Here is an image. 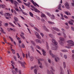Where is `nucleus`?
Listing matches in <instances>:
<instances>
[{"instance_id":"393cba45","label":"nucleus","mask_w":74,"mask_h":74,"mask_svg":"<svg viewBox=\"0 0 74 74\" xmlns=\"http://www.w3.org/2000/svg\"><path fill=\"white\" fill-rule=\"evenodd\" d=\"M62 52H68V51L66 50H62Z\"/></svg>"},{"instance_id":"3c124183","label":"nucleus","mask_w":74,"mask_h":74,"mask_svg":"<svg viewBox=\"0 0 74 74\" xmlns=\"http://www.w3.org/2000/svg\"><path fill=\"white\" fill-rule=\"evenodd\" d=\"M14 59L16 61L17 60H16V56H14Z\"/></svg>"},{"instance_id":"4d7b16f0","label":"nucleus","mask_w":74,"mask_h":74,"mask_svg":"<svg viewBox=\"0 0 74 74\" xmlns=\"http://www.w3.org/2000/svg\"><path fill=\"white\" fill-rule=\"evenodd\" d=\"M36 51H37V52H38V53H40V54L41 55V53H40V51H38V50L36 49Z\"/></svg>"},{"instance_id":"a19ab883","label":"nucleus","mask_w":74,"mask_h":74,"mask_svg":"<svg viewBox=\"0 0 74 74\" xmlns=\"http://www.w3.org/2000/svg\"><path fill=\"white\" fill-rule=\"evenodd\" d=\"M22 12L23 13V14H24V15H27V13L25 12H23V11H22Z\"/></svg>"},{"instance_id":"774afa93","label":"nucleus","mask_w":74,"mask_h":74,"mask_svg":"<svg viewBox=\"0 0 74 74\" xmlns=\"http://www.w3.org/2000/svg\"><path fill=\"white\" fill-rule=\"evenodd\" d=\"M72 59H74V54L72 55Z\"/></svg>"},{"instance_id":"2f4dec72","label":"nucleus","mask_w":74,"mask_h":74,"mask_svg":"<svg viewBox=\"0 0 74 74\" xmlns=\"http://www.w3.org/2000/svg\"><path fill=\"white\" fill-rule=\"evenodd\" d=\"M34 59V58H33V57H30V59L31 61H32Z\"/></svg>"},{"instance_id":"09e8293b","label":"nucleus","mask_w":74,"mask_h":74,"mask_svg":"<svg viewBox=\"0 0 74 74\" xmlns=\"http://www.w3.org/2000/svg\"><path fill=\"white\" fill-rule=\"evenodd\" d=\"M39 67L41 69H42L43 68V67L42 65H39Z\"/></svg>"},{"instance_id":"c756f323","label":"nucleus","mask_w":74,"mask_h":74,"mask_svg":"<svg viewBox=\"0 0 74 74\" xmlns=\"http://www.w3.org/2000/svg\"><path fill=\"white\" fill-rule=\"evenodd\" d=\"M51 55L52 56V58H55V56L53 54V53H50Z\"/></svg>"},{"instance_id":"9b49d317","label":"nucleus","mask_w":74,"mask_h":74,"mask_svg":"<svg viewBox=\"0 0 74 74\" xmlns=\"http://www.w3.org/2000/svg\"><path fill=\"white\" fill-rule=\"evenodd\" d=\"M62 7V5L60 4L58 6V9L62 11V9H61V7Z\"/></svg>"},{"instance_id":"9d476101","label":"nucleus","mask_w":74,"mask_h":74,"mask_svg":"<svg viewBox=\"0 0 74 74\" xmlns=\"http://www.w3.org/2000/svg\"><path fill=\"white\" fill-rule=\"evenodd\" d=\"M41 50L43 52L42 54L43 56H45L46 55V52H45V51L43 49H42Z\"/></svg>"},{"instance_id":"72a5a7b5","label":"nucleus","mask_w":74,"mask_h":74,"mask_svg":"<svg viewBox=\"0 0 74 74\" xmlns=\"http://www.w3.org/2000/svg\"><path fill=\"white\" fill-rule=\"evenodd\" d=\"M66 46L65 47V48H68V49H70V48H71V47H70V46Z\"/></svg>"},{"instance_id":"69168bd1","label":"nucleus","mask_w":74,"mask_h":74,"mask_svg":"<svg viewBox=\"0 0 74 74\" xmlns=\"http://www.w3.org/2000/svg\"><path fill=\"white\" fill-rule=\"evenodd\" d=\"M47 49H49V46H48V45H47Z\"/></svg>"},{"instance_id":"4c0bfd02","label":"nucleus","mask_w":74,"mask_h":74,"mask_svg":"<svg viewBox=\"0 0 74 74\" xmlns=\"http://www.w3.org/2000/svg\"><path fill=\"white\" fill-rule=\"evenodd\" d=\"M23 3L25 5H26V6H28V7H29V5H28V4H27L25 2H23Z\"/></svg>"},{"instance_id":"c85d7f7f","label":"nucleus","mask_w":74,"mask_h":74,"mask_svg":"<svg viewBox=\"0 0 74 74\" xmlns=\"http://www.w3.org/2000/svg\"><path fill=\"white\" fill-rule=\"evenodd\" d=\"M0 6L2 7V8H4V7H5V5H0Z\"/></svg>"},{"instance_id":"1a4fd4ad","label":"nucleus","mask_w":74,"mask_h":74,"mask_svg":"<svg viewBox=\"0 0 74 74\" xmlns=\"http://www.w3.org/2000/svg\"><path fill=\"white\" fill-rule=\"evenodd\" d=\"M35 41L36 42H37L38 43H39L40 44H41V43L42 42L41 41H40V40L38 39H35Z\"/></svg>"},{"instance_id":"aec40b11","label":"nucleus","mask_w":74,"mask_h":74,"mask_svg":"<svg viewBox=\"0 0 74 74\" xmlns=\"http://www.w3.org/2000/svg\"><path fill=\"white\" fill-rule=\"evenodd\" d=\"M14 20L15 21H18V18H17L16 17H14Z\"/></svg>"},{"instance_id":"58836bf2","label":"nucleus","mask_w":74,"mask_h":74,"mask_svg":"<svg viewBox=\"0 0 74 74\" xmlns=\"http://www.w3.org/2000/svg\"><path fill=\"white\" fill-rule=\"evenodd\" d=\"M52 19H54L55 18V16L53 14H52V17H51Z\"/></svg>"},{"instance_id":"338daca9","label":"nucleus","mask_w":74,"mask_h":74,"mask_svg":"<svg viewBox=\"0 0 74 74\" xmlns=\"http://www.w3.org/2000/svg\"><path fill=\"white\" fill-rule=\"evenodd\" d=\"M71 29L73 31H74V28L73 27H71Z\"/></svg>"},{"instance_id":"0eeeda50","label":"nucleus","mask_w":74,"mask_h":74,"mask_svg":"<svg viewBox=\"0 0 74 74\" xmlns=\"http://www.w3.org/2000/svg\"><path fill=\"white\" fill-rule=\"evenodd\" d=\"M52 42H53V44L55 45H57V44H58V42L56 41V40L55 39H52Z\"/></svg>"},{"instance_id":"bf43d9fd","label":"nucleus","mask_w":74,"mask_h":74,"mask_svg":"<svg viewBox=\"0 0 74 74\" xmlns=\"http://www.w3.org/2000/svg\"><path fill=\"white\" fill-rule=\"evenodd\" d=\"M41 21H42V22H44L45 21V20H44V19L43 18H42L41 19Z\"/></svg>"},{"instance_id":"e433bc0d","label":"nucleus","mask_w":74,"mask_h":74,"mask_svg":"<svg viewBox=\"0 0 74 74\" xmlns=\"http://www.w3.org/2000/svg\"><path fill=\"white\" fill-rule=\"evenodd\" d=\"M36 47H37V48H38V49H41V47H40V46H36Z\"/></svg>"},{"instance_id":"ea45409f","label":"nucleus","mask_w":74,"mask_h":74,"mask_svg":"<svg viewBox=\"0 0 74 74\" xmlns=\"http://www.w3.org/2000/svg\"><path fill=\"white\" fill-rule=\"evenodd\" d=\"M25 45H24V44H23L22 45V48H25Z\"/></svg>"},{"instance_id":"f03ea898","label":"nucleus","mask_w":74,"mask_h":74,"mask_svg":"<svg viewBox=\"0 0 74 74\" xmlns=\"http://www.w3.org/2000/svg\"><path fill=\"white\" fill-rule=\"evenodd\" d=\"M31 7L34 9V11L36 12H38L39 13L40 12V11L38 10L37 8H36L34 6L31 5Z\"/></svg>"},{"instance_id":"13d9d810","label":"nucleus","mask_w":74,"mask_h":74,"mask_svg":"<svg viewBox=\"0 0 74 74\" xmlns=\"http://www.w3.org/2000/svg\"><path fill=\"white\" fill-rule=\"evenodd\" d=\"M8 25V23H6L5 25V26H6V27H7Z\"/></svg>"},{"instance_id":"0e129e2a","label":"nucleus","mask_w":74,"mask_h":74,"mask_svg":"<svg viewBox=\"0 0 74 74\" xmlns=\"http://www.w3.org/2000/svg\"><path fill=\"white\" fill-rule=\"evenodd\" d=\"M39 60H40V61H44V59H41V58H40Z\"/></svg>"},{"instance_id":"e2e57ef3","label":"nucleus","mask_w":74,"mask_h":74,"mask_svg":"<svg viewBox=\"0 0 74 74\" xmlns=\"http://www.w3.org/2000/svg\"><path fill=\"white\" fill-rule=\"evenodd\" d=\"M18 73L19 74H22V73H21V70H19L18 71Z\"/></svg>"},{"instance_id":"f8f14e48","label":"nucleus","mask_w":74,"mask_h":74,"mask_svg":"<svg viewBox=\"0 0 74 74\" xmlns=\"http://www.w3.org/2000/svg\"><path fill=\"white\" fill-rule=\"evenodd\" d=\"M58 42L59 44L61 45H63L64 44H63V42L60 41V40H58Z\"/></svg>"},{"instance_id":"680f3d73","label":"nucleus","mask_w":74,"mask_h":74,"mask_svg":"<svg viewBox=\"0 0 74 74\" xmlns=\"http://www.w3.org/2000/svg\"><path fill=\"white\" fill-rule=\"evenodd\" d=\"M17 23V25H18V26H19V27H21V25H20V24H19V23Z\"/></svg>"},{"instance_id":"ddd939ff","label":"nucleus","mask_w":74,"mask_h":74,"mask_svg":"<svg viewBox=\"0 0 74 74\" xmlns=\"http://www.w3.org/2000/svg\"><path fill=\"white\" fill-rule=\"evenodd\" d=\"M48 22L49 23V24H51V25H54V24H55V23L53 22H51L49 21H48Z\"/></svg>"},{"instance_id":"5fc2aeb1","label":"nucleus","mask_w":74,"mask_h":74,"mask_svg":"<svg viewBox=\"0 0 74 74\" xmlns=\"http://www.w3.org/2000/svg\"><path fill=\"white\" fill-rule=\"evenodd\" d=\"M73 3H72L71 4L72 6H73V7H74V1H73Z\"/></svg>"},{"instance_id":"4468645a","label":"nucleus","mask_w":74,"mask_h":74,"mask_svg":"<svg viewBox=\"0 0 74 74\" xmlns=\"http://www.w3.org/2000/svg\"><path fill=\"white\" fill-rule=\"evenodd\" d=\"M60 41H63L64 40V39L63 38L60 37Z\"/></svg>"},{"instance_id":"a211bd4d","label":"nucleus","mask_w":74,"mask_h":74,"mask_svg":"<svg viewBox=\"0 0 74 74\" xmlns=\"http://www.w3.org/2000/svg\"><path fill=\"white\" fill-rule=\"evenodd\" d=\"M34 28L35 29V30L36 31L38 32H40V31L39 30H38V29H37V28L36 27H34Z\"/></svg>"},{"instance_id":"864d4df0","label":"nucleus","mask_w":74,"mask_h":74,"mask_svg":"<svg viewBox=\"0 0 74 74\" xmlns=\"http://www.w3.org/2000/svg\"><path fill=\"white\" fill-rule=\"evenodd\" d=\"M30 26H31L32 27H34V25L32 23L30 24Z\"/></svg>"},{"instance_id":"5701e85b","label":"nucleus","mask_w":74,"mask_h":74,"mask_svg":"<svg viewBox=\"0 0 74 74\" xmlns=\"http://www.w3.org/2000/svg\"><path fill=\"white\" fill-rule=\"evenodd\" d=\"M63 64L64 66V69H65L66 68V63L65 62H64L63 63Z\"/></svg>"},{"instance_id":"f257e3e1","label":"nucleus","mask_w":74,"mask_h":74,"mask_svg":"<svg viewBox=\"0 0 74 74\" xmlns=\"http://www.w3.org/2000/svg\"><path fill=\"white\" fill-rule=\"evenodd\" d=\"M67 42L68 43L67 45L68 46H73V43H74V42L72 40H69L67 41Z\"/></svg>"},{"instance_id":"37998d69","label":"nucleus","mask_w":74,"mask_h":74,"mask_svg":"<svg viewBox=\"0 0 74 74\" xmlns=\"http://www.w3.org/2000/svg\"><path fill=\"white\" fill-rule=\"evenodd\" d=\"M55 30H56V31H57L58 32L60 31V30L59 29H58L57 28H56V29H55Z\"/></svg>"},{"instance_id":"6ab92c4d","label":"nucleus","mask_w":74,"mask_h":74,"mask_svg":"<svg viewBox=\"0 0 74 74\" xmlns=\"http://www.w3.org/2000/svg\"><path fill=\"white\" fill-rule=\"evenodd\" d=\"M29 14L32 17H33V14H32V12H29Z\"/></svg>"},{"instance_id":"bb28decb","label":"nucleus","mask_w":74,"mask_h":74,"mask_svg":"<svg viewBox=\"0 0 74 74\" xmlns=\"http://www.w3.org/2000/svg\"><path fill=\"white\" fill-rule=\"evenodd\" d=\"M9 38H10V40H11V41L13 42V39H12V38H11V37L10 36H9Z\"/></svg>"},{"instance_id":"7c9ffc66","label":"nucleus","mask_w":74,"mask_h":74,"mask_svg":"<svg viewBox=\"0 0 74 74\" xmlns=\"http://www.w3.org/2000/svg\"><path fill=\"white\" fill-rule=\"evenodd\" d=\"M0 31L1 32H2L4 34H5V32H4V30L3 29H2V30H0Z\"/></svg>"},{"instance_id":"f704fd0d","label":"nucleus","mask_w":74,"mask_h":74,"mask_svg":"<svg viewBox=\"0 0 74 74\" xmlns=\"http://www.w3.org/2000/svg\"><path fill=\"white\" fill-rule=\"evenodd\" d=\"M34 73H35V74H37V69H35L34 70Z\"/></svg>"},{"instance_id":"20e7f679","label":"nucleus","mask_w":74,"mask_h":74,"mask_svg":"<svg viewBox=\"0 0 74 74\" xmlns=\"http://www.w3.org/2000/svg\"><path fill=\"white\" fill-rule=\"evenodd\" d=\"M18 62L20 63V64H21V66H22L24 68H25V62H22L21 61H18Z\"/></svg>"},{"instance_id":"49530a36","label":"nucleus","mask_w":74,"mask_h":74,"mask_svg":"<svg viewBox=\"0 0 74 74\" xmlns=\"http://www.w3.org/2000/svg\"><path fill=\"white\" fill-rule=\"evenodd\" d=\"M31 42L32 44H33V45H34V44H35V43H34V42L33 41H31Z\"/></svg>"},{"instance_id":"423d86ee","label":"nucleus","mask_w":74,"mask_h":74,"mask_svg":"<svg viewBox=\"0 0 74 74\" xmlns=\"http://www.w3.org/2000/svg\"><path fill=\"white\" fill-rule=\"evenodd\" d=\"M13 2L14 3V4L15 5V6L16 7V8H17L18 7V6H17V4H18V2L15 1H13Z\"/></svg>"},{"instance_id":"603ef678","label":"nucleus","mask_w":74,"mask_h":74,"mask_svg":"<svg viewBox=\"0 0 74 74\" xmlns=\"http://www.w3.org/2000/svg\"><path fill=\"white\" fill-rule=\"evenodd\" d=\"M64 58H65V59H66L67 58V56H66V55H65L64 56Z\"/></svg>"},{"instance_id":"b1692460","label":"nucleus","mask_w":74,"mask_h":74,"mask_svg":"<svg viewBox=\"0 0 74 74\" xmlns=\"http://www.w3.org/2000/svg\"><path fill=\"white\" fill-rule=\"evenodd\" d=\"M20 36L21 37L23 38V39H24V40H25V37H24V36H22V35L21 34Z\"/></svg>"},{"instance_id":"2eb2a0df","label":"nucleus","mask_w":74,"mask_h":74,"mask_svg":"<svg viewBox=\"0 0 74 74\" xmlns=\"http://www.w3.org/2000/svg\"><path fill=\"white\" fill-rule=\"evenodd\" d=\"M55 60L56 62H58L59 60V59L58 57H56L55 58Z\"/></svg>"},{"instance_id":"cd10ccee","label":"nucleus","mask_w":74,"mask_h":74,"mask_svg":"<svg viewBox=\"0 0 74 74\" xmlns=\"http://www.w3.org/2000/svg\"><path fill=\"white\" fill-rule=\"evenodd\" d=\"M45 15L44 14H42L41 15V17L42 18H44V17H45Z\"/></svg>"},{"instance_id":"7ed1b4c3","label":"nucleus","mask_w":74,"mask_h":74,"mask_svg":"<svg viewBox=\"0 0 74 74\" xmlns=\"http://www.w3.org/2000/svg\"><path fill=\"white\" fill-rule=\"evenodd\" d=\"M65 7L67 9H69L70 8V6H69V3L67 2H66L64 4Z\"/></svg>"},{"instance_id":"c9c22d12","label":"nucleus","mask_w":74,"mask_h":74,"mask_svg":"<svg viewBox=\"0 0 74 74\" xmlns=\"http://www.w3.org/2000/svg\"><path fill=\"white\" fill-rule=\"evenodd\" d=\"M15 71L17 72V73H18V68H16L15 69Z\"/></svg>"},{"instance_id":"c03bdc74","label":"nucleus","mask_w":74,"mask_h":74,"mask_svg":"<svg viewBox=\"0 0 74 74\" xmlns=\"http://www.w3.org/2000/svg\"><path fill=\"white\" fill-rule=\"evenodd\" d=\"M17 1L19 3H22V2L21 0H17Z\"/></svg>"},{"instance_id":"6e6d98bb","label":"nucleus","mask_w":74,"mask_h":74,"mask_svg":"<svg viewBox=\"0 0 74 74\" xmlns=\"http://www.w3.org/2000/svg\"><path fill=\"white\" fill-rule=\"evenodd\" d=\"M65 13V14H66L67 15H69V13H68V12H67L66 11Z\"/></svg>"},{"instance_id":"a878e982","label":"nucleus","mask_w":74,"mask_h":74,"mask_svg":"<svg viewBox=\"0 0 74 74\" xmlns=\"http://www.w3.org/2000/svg\"><path fill=\"white\" fill-rule=\"evenodd\" d=\"M12 53L13 54H15V51L13 49H12Z\"/></svg>"},{"instance_id":"6e6552de","label":"nucleus","mask_w":74,"mask_h":74,"mask_svg":"<svg viewBox=\"0 0 74 74\" xmlns=\"http://www.w3.org/2000/svg\"><path fill=\"white\" fill-rule=\"evenodd\" d=\"M35 35H36L38 38V39H40V36L38 33L36 32L35 34Z\"/></svg>"},{"instance_id":"8fccbe9b","label":"nucleus","mask_w":74,"mask_h":74,"mask_svg":"<svg viewBox=\"0 0 74 74\" xmlns=\"http://www.w3.org/2000/svg\"><path fill=\"white\" fill-rule=\"evenodd\" d=\"M40 35H41V36H42V37H44V34H42V33L41 32L40 33Z\"/></svg>"},{"instance_id":"412c9836","label":"nucleus","mask_w":74,"mask_h":74,"mask_svg":"<svg viewBox=\"0 0 74 74\" xmlns=\"http://www.w3.org/2000/svg\"><path fill=\"white\" fill-rule=\"evenodd\" d=\"M12 73H13V74H17L16 73V72H15V71H14V70H12Z\"/></svg>"},{"instance_id":"a18cd8bd","label":"nucleus","mask_w":74,"mask_h":74,"mask_svg":"<svg viewBox=\"0 0 74 74\" xmlns=\"http://www.w3.org/2000/svg\"><path fill=\"white\" fill-rule=\"evenodd\" d=\"M64 17H65V18H66V19H68V17H67V16H66V15H64Z\"/></svg>"},{"instance_id":"052dcab7","label":"nucleus","mask_w":74,"mask_h":74,"mask_svg":"<svg viewBox=\"0 0 74 74\" xmlns=\"http://www.w3.org/2000/svg\"><path fill=\"white\" fill-rule=\"evenodd\" d=\"M10 1L12 4H13V3H14V1H13V0H10Z\"/></svg>"},{"instance_id":"473e14b6","label":"nucleus","mask_w":74,"mask_h":74,"mask_svg":"<svg viewBox=\"0 0 74 74\" xmlns=\"http://www.w3.org/2000/svg\"><path fill=\"white\" fill-rule=\"evenodd\" d=\"M9 23L10 25H11V26H13V27H14L15 26L14 25L12 24V23Z\"/></svg>"},{"instance_id":"dca6fc26","label":"nucleus","mask_w":74,"mask_h":74,"mask_svg":"<svg viewBox=\"0 0 74 74\" xmlns=\"http://www.w3.org/2000/svg\"><path fill=\"white\" fill-rule=\"evenodd\" d=\"M38 61V63L40 65L42 66V63L41 62H40V60L39 59H37Z\"/></svg>"},{"instance_id":"f3484780","label":"nucleus","mask_w":74,"mask_h":74,"mask_svg":"<svg viewBox=\"0 0 74 74\" xmlns=\"http://www.w3.org/2000/svg\"><path fill=\"white\" fill-rule=\"evenodd\" d=\"M69 24H70L71 25H73V23H72V21H69Z\"/></svg>"},{"instance_id":"4be33fe9","label":"nucleus","mask_w":74,"mask_h":74,"mask_svg":"<svg viewBox=\"0 0 74 74\" xmlns=\"http://www.w3.org/2000/svg\"><path fill=\"white\" fill-rule=\"evenodd\" d=\"M30 47L32 48V51L33 52H34V47H33L32 46H31Z\"/></svg>"},{"instance_id":"39448f33","label":"nucleus","mask_w":74,"mask_h":74,"mask_svg":"<svg viewBox=\"0 0 74 74\" xmlns=\"http://www.w3.org/2000/svg\"><path fill=\"white\" fill-rule=\"evenodd\" d=\"M51 49L52 50H54L55 51H57L58 50V49L54 45H53V47H51Z\"/></svg>"},{"instance_id":"de8ad7c7","label":"nucleus","mask_w":74,"mask_h":74,"mask_svg":"<svg viewBox=\"0 0 74 74\" xmlns=\"http://www.w3.org/2000/svg\"><path fill=\"white\" fill-rule=\"evenodd\" d=\"M17 55L18 56V58H20V56H19V53H17Z\"/></svg>"},{"instance_id":"79ce46f5","label":"nucleus","mask_w":74,"mask_h":74,"mask_svg":"<svg viewBox=\"0 0 74 74\" xmlns=\"http://www.w3.org/2000/svg\"><path fill=\"white\" fill-rule=\"evenodd\" d=\"M47 73L48 74H51V73H50V71H49V70H47Z\"/></svg>"}]
</instances>
